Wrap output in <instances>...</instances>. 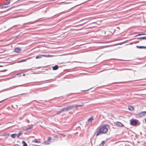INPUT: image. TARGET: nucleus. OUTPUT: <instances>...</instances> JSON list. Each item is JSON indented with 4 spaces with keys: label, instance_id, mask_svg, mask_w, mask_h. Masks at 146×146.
I'll return each mask as SVG.
<instances>
[{
    "label": "nucleus",
    "instance_id": "1",
    "mask_svg": "<svg viewBox=\"0 0 146 146\" xmlns=\"http://www.w3.org/2000/svg\"><path fill=\"white\" fill-rule=\"evenodd\" d=\"M108 125H106L100 128L97 132L96 136H98L100 134H104L106 133L108 131Z\"/></svg>",
    "mask_w": 146,
    "mask_h": 146
},
{
    "label": "nucleus",
    "instance_id": "2",
    "mask_svg": "<svg viewBox=\"0 0 146 146\" xmlns=\"http://www.w3.org/2000/svg\"><path fill=\"white\" fill-rule=\"evenodd\" d=\"M138 122L139 121L137 119H132L130 120V125L134 126H136Z\"/></svg>",
    "mask_w": 146,
    "mask_h": 146
},
{
    "label": "nucleus",
    "instance_id": "3",
    "mask_svg": "<svg viewBox=\"0 0 146 146\" xmlns=\"http://www.w3.org/2000/svg\"><path fill=\"white\" fill-rule=\"evenodd\" d=\"M144 112L143 111L137 113L136 115V117L137 118H139L143 116H144Z\"/></svg>",
    "mask_w": 146,
    "mask_h": 146
},
{
    "label": "nucleus",
    "instance_id": "4",
    "mask_svg": "<svg viewBox=\"0 0 146 146\" xmlns=\"http://www.w3.org/2000/svg\"><path fill=\"white\" fill-rule=\"evenodd\" d=\"M67 109L68 110H69L71 109H73V108L75 107V105H71L69 106H67L66 107Z\"/></svg>",
    "mask_w": 146,
    "mask_h": 146
},
{
    "label": "nucleus",
    "instance_id": "5",
    "mask_svg": "<svg viewBox=\"0 0 146 146\" xmlns=\"http://www.w3.org/2000/svg\"><path fill=\"white\" fill-rule=\"evenodd\" d=\"M21 50V49L19 47L16 48L14 49V52L17 53H19L20 52Z\"/></svg>",
    "mask_w": 146,
    "mask_h": 146
},
{
    "label": "nucleus",
    "instance_id": "6",
    "mask_svg": "<svg viewBox=\"0 0 146 146\" xmlns=\"http://www.w3.org/2000/svg\"><path fill=\"white\" fill-rule=\"evenodd\" d=\"M115 124L117 126H118L119 127H122L124 126V125H123L121 123L118 121L116 122Z\"/></svg>",
    "mask_w": 146,
    "mask_h": 146
},
{
    "label": "nucleus",
    "instance_id": "7",
    "mask_svg": "<svg viewBox=\"0 0 146 146\" xmlns=\"http://www.w3.org/2000/svg\"><path fill=\"white\" fill-rule=\"evenodd\" d=\"M94 119V117L93 116H91L88 119L87 122L90 123L92 122V121Z\"/></svg>",
    "mask_w": 146,
    "mask_h": 146
},
{
    "label": "nucleus",
    "instance_id": "8",
    "mask_svg": "<svg viewBox=\"0 0 146 146\" xmlns=\"http://www.w3.org/2000/svg\"><path fill=\"white\" fill-rule=\"evenodd\" d=\"M58 68V66L57 65H55L52 67V70H57Z\"/></svg>",
    "mask_w": 146,
    "mask_h": 146
},
{
    "label": "nucleus",
    "instance_id": "9",
    "mask_svg": "<svg viewBox=\"0 0 146 146\" xmlns=\"http://www.w3.org/2000/svg\"><path fill=\"white\" fill-rule=\"evenodd\" d=\"M136 48H146V46H136Z\"/></svg>",
    "mask_w": 146,
    "mask_h": 146
},
{
    "label": "nucleus",
    "instance_id": "10",
    "mask_svg": "<svg viewBox=\"0 0 146 146\" xmlns=\"http://www.w3.org/2000/svg\"><path fill=\"white\" fill-rule=\"evenodd\" d=\"M23 134V132L22 131H20L18 134H16V136L17 138H18L19 136Z\"/></svg>",
    "mask_w": 146,
    "mask_h": 146
},
{
    "label": "nucleus",
    "instance_id": "11",
    "mask_svg": "<svg viewBox=\"0 0 146 146\" xmlns=\"http://www.w3.org/2000/svg\"><path fill=\"white\" fill-rule=\"evenodd\" d=\"M137 39L140 40L146 39V36L138 38Z\"/></svg>",
    "mask_w": 146,
    "mask_h": 146
},
{
    "label": "nucleus",
    "instance_id": "12",
    "mask_svg": "<svg viewBox=\"0 0 146 146\" xmlns=\"http://www.w3.org/2000/svg\"><path fill=\"white\" fill-rule=\"evenodd\" d=\"M128 109L131 111H133L134 110L133 107L131 106H129L128 107Z\"/></svg>",
    "mask_w": 146,
    "mask_h": 146
},
{
    "label": "nucleus",
    "instance_id": "13",
    "mask_svg": "<svg viewBox=\"0 0 146 146\" xmlns=\"http://www.w3.org/2000/svg\"><path fill=\"white\" fill-rule=\"evenodd\" d=\"M0 8L1 9H4L8 7V6H4L3 4H0Z\"/></svg>",
    "mask_w": 146,
    "mask_h": 146
},
{
    "label": "nucleus",
    "instance_id": "14",
    "mask_svg": "<svg viewBox=\"0 0 146 146\" xmlns=\"http://www.w3.org/2000/svg\"><path fill=\"white\" fill-rule=\"evenodd\" d=\"M10 3V2L9 1H6V2H4L3 3V5H9Z\"/></svg>",
    "mask_w": 146,
    "mask_h": 146
},
{
    "label": "nucleus",
    "instance_id": "15",
    "mask_svg": "<svg viewBox=\"0 0 146 146\" xmlns=\"http://www.w3.org/2000/svg\"><path fill=\"white\" fill-rule=\"evenodd\" d=\"M42 57V55L41 54L39 55L38 56H36L35 58L36 59H39L41 58Z\"/></svg>",
    "mask_w": 146,
    "mask_h": 146
},
{
    "label": "nucleus",
    "instance_id": "16",
    "mask_svg": "<svg viewBox=\"0 0 146 146\" xmlns=\"http://www.w3.org/2000/svg\"><path fill=\"white\" fill-rule=\"evenodd\" d=\"M74 105H75V108H76L78 107H81V106H84V105L83 104H79V105H78L75 104Z\"/></svg>",
    "mask_w": 146,
    "mask_h": 146
},
{
    "label": "nucleus",
    "instance_id": "17",
    "mask_svg": "<svg viewBox=\"0 0 146 146\" xmlns=\"http://www.w3.org/2000/svg\"><path fill=\"white\" fill-rule=\"evenodd\" d=\"M60 110H61V111L62 112L64 111H66L67 110L66 107L64 108H63L61 109Z\"/></svg>",
    "mask_w": 146,
    "mask_h": 146
},
{
    "label": "nucleus",
    "instance_id": "18",
    "mask_svg": "<svg viewBox=\"0 0 146 146\" xmlns=\"http://www.w3.org/2000/svg\"><path fill=\"white\" fill-rule=\"evenodd\" d=\"M33 127V126H31L30 127H29L25 129V131H27L28 130L31 129H32Z\"/></svg>",
    "mask_w": 146,
    "mask_h": 146
},
{
    "label": "nucleus",
    "instance_id": "19",
    "mask_svg": "<svg viewBox=\"0 0 146 146\" xmlns=\"http://www.w3.org/2000/svg\"><path fill=\"white\" fill-rule=\"evenodd\" d=\"M32 142H35V143H40V141H37L36 139H35L33 140L32 141Z\"/></svg>",
    "mask_w": 146,
    "mask_h": 146
},
{
    "label": "nucleus",
    "instance_id": "20",
    "mask_svg": "<svg viewBox=\"0 0 146 146\" xmlns=\"http://www.w3.org/2000/svg\"><path fill=\"white\" fill-rule=\"evenodd\" d=\"M22 143L23 144V146H28L27 144L24 141H22Z\"/></svg>",
    "mask_w": 146,
    "mask_h": 146
},
{
    "label": "nucleus",
    "instance_id": "21",
    "mask_svg": "<svg viewBox=\"0 0 146 146\" xmlns=\"http://www.w3.org/2000/svg\"><path fill=\"white\" fill-rule=\"evenodd\" d=\"M40 67H38L37 68H30L29 69V70H35L36 69H38L40 68Z\"/></svg>",
    "mask_w": 146,
    "mask_h": 146
},
{
    "label": "nucleus",
    "instance_id": "22",
    "mask_svg": "<svg viewBox=\"0 0 146 146\" xmlns=\"http://www.w3.org/2000/svg\"><path fill=\"white\" fill-rule=\"evenodd\" d=\"M16 136V134H13L11 135V137L13 138H15Z\"/></svg>",
    "mask_w": 146,
    "mask_h": 146
},
{
    "label": "nucleus",
    "instance_id": "23",
    "mask_svg": "<svg viewBox=\"0 0 146 146\" xmlns=\"http://www.w3.org/2000/svg\"><path fill=\"white\" fill-rule=\"evenodd\" d=\"M43 143H44V144L45 145H47L50 144V143L48 142L47 141H44Z\"/></svg>",
    "mask_w": 146,
    "mask_h": 146
},
{
    "label": "nucleus",
    "instance_id": "24",
    "mask_svg": "<svg viewBox=\"0 0 146 146\" xmlns=\"http://www.w3.org/2000/svg\"><path fill=\"white\" fill-rule=\"evenodd\" d=\"M53 56L52 55L47 54V57H51Z\"/></svg>",
    "mask_w": 146,
    "mask_h": 146
},
{
    "label": "nucleus",
    "instance_id": "25",
    "mask_svg": "<svg viewBox=\"0 0 146 146\" xmlns=\"http://www.w3.org/2000/svg\"><path fill=\"white\" fill-rule=\"evenodd\" d=\"M26 60H27L26 59H24L21 60L19 62H25L26 61Z\"/></svg>",
    "mask_w": 146,
    "mask_h": 146
},
{
    "label": "nucleus",
    "instance_id": "26",
    "mask_svg": "<svg viewBox=\"0 0 146 146\" xmlns=\"http://www.w3.org/2000/svg\"><path fill=\"white\" fill-rule=\"evenodd\" d=\"M62 113V112L61 111V110H60V111H58V112L56 113V114H58L60 113Z\"/></svg>",
    "mask_w": 146,
    "mask_h": 146
},
{
    "label": "nucleus",
    "instance_id": "27",
    "mask_svg": "<svg viewBox=\"0 0 146 146\" xmlns=\"http://www.w3.org/2000/svg\"><path fill=\"white\" fill-rule=\"evenodd\" d=\"M51 138L50 137H48V141H49L51 140Z\"/></svg>",
    "mask_w": 146,
    "mask_h": 146
},
{
    "label": "nucleus",
    "instance_id": "28",
    "mask_svg": "<svg viewBox=\"0 0 146 146\" xmlns=\"http://www.w3.org/2000/svg\"><path fill=\"white\" fill-rule=\"evenodd\" d=\"M92 88H91L90 89H87V90H81V91H83V92H84V91H88L89 90H90Z\"/></svg>",
    "mask_w": 146,
    "mask_h": 146
},
{
    "label": "nucleus",
    "instance_id": "29",
    "mask_svg": "<svg viewBox=\"0 0 146 146\" xmlns=\"http://www.w3.org/2000/svg\"><path fill=\"white\" fill-rule=\"evenodd\" d=\"M143 112H144L143 114L144 116H146V111H143Z\"/></svg>",
    "mask_w": 146,
    "mask_h": 146
},
{
    "label": "nucleus",
    "instance_id": "30",
    "mask_svg": "<svg viewBox=\"0 0 146 146\" xmlns=\"http://www.w3.org/2000/svg\"><path fill=\"white\" fill-rule=\"evenodd\" d=\"M145 35V34H138V35L141 36V35Z\"/></svg>",
    "mask_w": 146,
    "mask_h": 146
},
{
    "label": "nucleus",
    "instance_id": "31",
    "mask_svg": "<svg viewBox=\"0 0 146 146\" xmlns=\"http://www.w3.org/2000/svg\"><path fill=\"white\" fill-rule=\"evenodd\" d=\"M42 55V56H44V57H47V54H46V55Z\"/></svg>",
    "mask_w": 146,
    "mask_h": 146
},
{
    "label": "nucleus",
    "instance_id": "32",
    "mask_svg": "<svg viewBox=\"0 0 146 146\" xmlns=\"http://www.w3.org/2000/svg\"><path fill=\"white\" fill-rule=\"evenodd\" d=\"M105 142V141H102V143H101V144H100V145H102V144L103 143H104V142Z\"/></svg>",
    "mask_w": 146,
    "mask_h": 146
},
{
    "label": "nucleus",
    "instance_id": "33",
    "mask_svg": "<svg viewBox=\"0 0 146 146\" xmlns=\"http://www.w3.org/2000/svg\"><path fill=\"white\" fill-rule=\"evenodd\" d=\"M7 100V99H4L2 100L1 101H0V103L4 101L5 100Z\"/></svg>",
    "mask_w": 146,
    "mask_h": 146
},
{
    "label": "nucleus",
    "instance_id": "34",
    "mask_svg": "<svg viewBox=\"0 0 146 146\" xmlns=\"http://www.w3.org/2000/svg\"><path fill=\"white\" fill-rule=\"evenodd\" d=\"M19 35H18L17 36H15V38H18V36Z\"/></svg>",
    "mask_w": 146,
    "mask_h": 146
},
{
    "label": "nucleus",
    "instance_id": "35",
    "mask_svg": "<svg viewBox=\"0 0 146 146\" xmlns=\"http://www.w3.org/2000/svg\"><path fill=\"white\" fill-rule=\"evenodd\" d=\"M129 69H127V68H125V69H123V70H128Z\"/></svg>",
    "mask_w": 146,
    "mask_h": 146
},
{
    "label": "nucleus",
    "instance_id": "36",
    "mask_svg": "<svg viewBox=\"0 0 146 146\" xmlns=\"http://www.w3.org/2000/svg\"><path fill=\"white\" fill-rule=\"evenodd\" d=\"M145 123H146V118H145Z\"/></svg>",
    "mask_w": 146,
    "mask_h": 146
},
{
    "label": "nucleus",
    "instance_id": "37",
    "mask_svg": "<svg viewBox=\"0 0 146 146\" xmlns=\"http://www.w3.org/2000/svg\"><path fill=\"white\" fill-rule=\"evenodd\" d=\"M23 76H25V74H23Z\"/></svg>",
    "mask_w": 146,
    "mask_h": 146
},
{
    "label": "nucleus",
    "instance_id": "38",
    "mask_svg": "<svg viewBox=\"0 0 146 146\" xmlns=\"http://www.w3.org/2000/svg\"><path fill=\"white\" fill-rule=\"evenodd\" d=\"M139 35H136L135 36H139Z\"/></svg>",
    "mask_w": 146,
    "mask_h": 146
},
{
    "label": "nucleus",
    "instance_id": "39",
    "mask_svg": "<svg viewBox=\"0 0 146 146\" xmlns=\"http://www.w3.org/2000/svg\"><path fill=\"white\" fill-rule=\"evenodd\" d=\"M20 94V95H22V94ZM20 95V94H19V95Z\"/></svg>",
    "mask_w": 146,
    "mask_h": 146
},
{
    "label": "nucleus",
    "instance_id": "40",
    "mask_svg": "<svg viewBox=\"0 0 146 146\" xmlns=\"http://www.w3.org/2000/svg\"><path fill=\"white\" fill-rule=\"evenodd\" d=\"M3 67V66L0 65V67Z\"/></svg>",
    "mask_w": 146,
    "mask_h": 146
},
{
    "label": "nucleus",
    "instance_id": "41",
    "mask_svg": "<svg viewBox=\"0 0 146 146\" xmlns=\"http://www.w3.org/2000/svg\"><path fill=\"white\" fill-rule=\"evenodd\" d=\"M22 86V85H20V86Z\"/></svg>",
    "mask_w": 146,
    "mask_h": 146
},
{
    "label": "nucleus",
    "instance_id": "42",
    "mask_svg": "<svg viewBox=\"0 0 146 146\" xmlns=\"http://www.w3.org/2000/svg\"><path fill=\"white\" fill-rule=\"evenodd\" d=\"M13 96V97H15L16 96Z\"/></svg>",
    "mask_w": 146,
    "mask_h": 146
},
{
    "label": "nucleus",
    "instance_id": "43",
    "mask_svg": "<svg viewBox=\"0 0 146 146\" xmlns=\"http://www.w3.org/2000/svg\"><path fill=\"white\" fill-rule=\"evenodd\" d=\"M33 146H38V145H34Z\"/></svg>",
    "mask_w": 146,
    "mask_h": 146
},
{
    "label": "nucleus",
    "instance_id": "44",
    "mask_svg": "<svg viewBox=\"0 0 146 146\" xmlns=\"http://www.w3.org/2000/svg\"><path fill=\"white\" fill-rule=\"evenodd\" d=\"M8 0H6V1H7Z\"/></svg>",
    "mask_w": 146,
    "mask_h": 146
}]
</instances>
